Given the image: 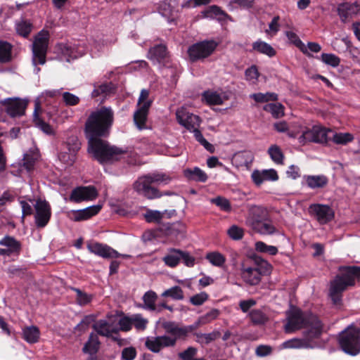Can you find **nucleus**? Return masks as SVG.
<instances>
[{"instance_id": "1", "label": "nucleus", "mask_w": 360, "mask_h": 360, "mask_svg": "<svg viewBox=\"0 0 360 360\" xmlns=\"http://www.w3.org/2000/svg\"><path fill=\"white\" fill-rule=\"evenodd\" d=\"M112 122L113 112L110 108H107L91 112L86 122L85 131L89 139L88 152L101 164L116 161L124 153L123 150L98 138L108 134Z\"/></svg>"}, {"instance_id": "2", "label": "nucleus", "mask_w": 360, "mask_h": 360, "mask_svg": "<svg viewBox=\"0 0 360 360\" xmlns=\"http://www.w3.org/2000/svg\"><path fill=\"white\" fill-rule=\"evenodd\" d=\"M304 328V336L309 339L320 337L323 332V325L318 317L312 314L303 312L293 307L286 312V323L284 326L285 332L291 333Z\"/></svg>"}, {"instance_id": "3", "label": "nucleus", "mask_w": 360, "mask_h": 360, "mask_svg": "<svg viewBox=\"0 0 360 360\" xmlns=\"http://www.w3.org/2000/svg\"><path fill=\"white\" fill-rule=\"evenodd\" d=\"M172 179L169 174L161 172L150 173L139 177L133 185L134 191L148 199L158 198L162 196L158 189L152 184L167 185Z\"/></svg>"}, {"instance_id": "4", "label": "nucleus", "mask_w": 360, "mask_h": 360, "mask_svg": "<svg viewBox=\"0 0 360 360\" xmlns=\"http://www.w3.org/2000/svg\"><path fill=\"white\" fill-rule=\"evenodd\" d=\"M339 343L347 354L355 356L360 352V328L349 326L339 335Z\"/></svg>"}, {"instance_id": "5", "label": "nucleus", "mask_w": 360, "mask_h": 360, "mask_svg": "<svg viewBox=\"0 0 360 360\" xmlns=\"http://www.w3.org/2000/svg\"><path fill=\"white\" fill-rule=\"evenodd\" d=\"M49 40V33L46 30L40 31L34 37L32 43V65L34 66V71L37 73L40 69L38 65L46 63V56Z\"/></svg>"}, {"instance_id": "6", "label": "nucleus", "mask_w": 360, "mask_h": 360, "mask_svg": "<svg viewBox=\"0 0 360 360\" xmlns=\"http://www.w3.org/2000/svg\"><path fill=\"white\" fill-rule=\"evenodd\" d=\"M354 285L352 277L349 275L345 266L340 269L338 274L330 283L329 295L335 304L341 300L342 293L348 287Z\"/></svg>"}, {"instance_id": "7", "label": "nucleus", "mask_w": 360, "mask_h": 360, "mask_svg": "<svg viewBox=\"0 0 360 360\" xmlns=\"http://www.w3.org/2000/svg\"><path fill=\"white\" fill-rule=\"evenodd\" d=\"M271 271V265L266 262H263L260 265H254L247 266L242 264L240 269V276L245 283L250 285H257L262 275L269 274Z\"/></svg>"}, {"instance_id": "8", "label": "nucleus", "mask_w": 360, "mask_h": 360, "mask_svg": "<svg viewBox=\"0 0 360 360\" xmlns=\"http://www.w3.org/2000/svg\"><path fill=\"white\" fill-rule=\"evenodd\" d=\"M151 104L152 101L149 98V91L142 89L137 102V110L134 113V122L139 129L146 128V122Z\"/></svg>"}, {"instance_id": "9", "label": "nucleus", "mask_w": 360, "mask_h": 360, "mask_svg": "<svg viewBox=\"0 0 360 360\" xmlns=\"http://www.w3.org/2000/svg\"><path fill=\"white\" fill-rule=\"evenodd\" d=\"M218 44L214 40H205L191 46L188 50L189 58L191 61L203 60L211 56Z\"/></svg>"}, {"instance_id": "10", "label": "nucleus", "mask_w": 360, "mask_h": 360, "mask_svg": "<svg viewBox=\"0 0 360 360\" xmlns=\"http://www.w3.org/2000/svg\"><path fill=\"white\" fill-rule=\"evenodd\" d=\"M35 224L38 228H43L49 223L51 216V209L46 200H37L34 205Z\"/></svg>"}, {"instance_id": "11", "label": "nucleus", "mask_w": 360, "mask_h": 360, "mask_svg": "<svg viewBox=\"0 0 360 360\" xmlns=\"http://www.w3.org/2000/svg\"><path fill=\"white\" fill-rule=\"evenodd\" d=\"M176 117L179 124L188 131L193 129V127H199L202 122L199 116L190 112L184 107L176 110Z\"/></svg>"}, {"instance_id": "12", "label": "nucleus", "mask_w": 360, "mask_h": 360, "mask_svg": "<svg viewBox=\"0 0 360 360\" xmlns=\"http://www.w3.org/2000/svg\"><path fill=\"white\" fill-rule=\"evenodd\" d=\"M309 212L322 224L329 222L334 217L333 209L327 205L312 204L309 207Z\"/></svg>"}, {"instance_id": "13", "label": "nucleus", "mask_w": 360, "mask_h": 360, "mask_svg": "<svg viewBox=\"0 0 360 360\" xmlns=\"http://www.w3.org/2000/svg\"><path fill=\"white\" fill-rule=\"evenodd\" d=\"M6 113L11 117H20L25 114L27 101L20 98H7L1 101Z\"/></svg>"}, {"instance_id": "14", "label": "nucleus", "mask_w": 360, "mask_h": 360, "mask_svg": "<svg viewBox=\"0 0 360 360\" xmlns=\"http://www.w3.org/2000/svg\"><path fill=\"white\" fill-rule=\"evenodd\" d=\"M268 211L262 206L251 205L249 207L248 214L246 217L245 224L252 229L268 219Z\"/></svg>"}, {"instance_id": "15", "label": "nucleus", "mask_w": 360, "mask_h": 360, "mask_svg": "<svg viewBox=\"0 0 360 360\" xmlns=\"http://www.w3.org/2000/svg\"><path fill=\"white\" fill-rule=\"evenodd\" d=\"M87 249L90 252L105 259L118 258L121 256L120 253L110 246L96 242L88 243Z\"/></svg>"}, {"instance_id": "16", "label": "nucleus", "mask_w": 360, "mask_h": 360, "mask_svg": "<svg viewBox=\"0 0 360 360\" xmlns=\"http://www.w3.org/2000/svg\"><path fill=\"white\" fill-rule=\"evenodd\" d=\"M175 345L176 338L167 335L148 338L146 341V346L153 352H159L163 347H173Z\"/></svg>"}, {"instance_id": "17", "label": "nucleus", "mask_w": 360, "mask_h": 360, "mask_svg": "<svg viewBox=\"0 0 360 360\" xmlns=\"http://www.w3.org/2000/svg\"><path fill=\"white\" fill-rule=\"evenodd\" d=\"M98 195L96 188L93 186H81L75 188L70 196L72 202H80L84 200H92Z\"/></svg>"}, {"instance_id": "18", "label": "nucleus", "mask_w": 360, "mask_h": 360, "mask_svg": "<svg viewBox=\"0 0 360 360\" xmlns=\"http://www.w3.org/2000/svg\"><path fill=\"white\" fill-rule=\"evenodd\" d=\"M251 178L255 185L259 186L264 181H277L278 179V175L274 169L254 170L251 174Z\"/></svg>"}, {"instance_id": "19", "label": "nucleus", "mask_w": 360, "mask_h": 360, "mask_svg": "<svg viewBox=\"0 0 360 360\" xmlns=\"http://www.w3.org/2000/svg\"><path fill=\"white\" fill-rule=\"evenodd\" d=\"M359 11L360 6L357 3L345 2L340 4L338 7V15L344 22L352 18Z\"/></svg>"}, {"instance_id": "20", "label": "nucleus", "mask_w": 360, "mask_h": 360, "mask_svg": "<svg viewBox=\"0 0 360 360\" xmlns=\"http://www.w3.org/2000/svg\"><path fill=\"white\" fill-rule=\"evenodd\" d=\"M93 328L98 334L105 337H110L113 333H117L119 328H117L112 323L108 322L106 320H98L94 325Z\"/></svg>"}, {"instance_id": "21", "label": "nucleus", "mask_w": 360, "mask_h": 360, "mask_svg": "<svg viewBox=\"0 0 360 360\" xmlns=\"http://www.w3.org/2000/svg\"><path fill=\"white\" fill-rule=\"evenodd\" d=\"M217 17L220 20L229 18V16L217 6H211L196 15L195 17V20L197 21L202 18L214 19Z\"/></svg>"}, {"instance_id": "22", "label": "nucleus", "mask_w": 360, "mask_h": 360, "mask_svg": "<svg viewBox=\"0 0 360 360\" xmlns=\"http://www.w3.org/2000/svg\"><path fill=\"white\" fill-rule=\"evenodd\" d=\"M305 184L311 189H319L326 187L328 179L325 175H305L303 177Z\"/></svg>"}, {"instance_id": "23", "label": "nucleus", "mask_w": 360, "mask_h": 360, "mask_svg": "<svg viewBox=\"0 0 360 360\" xmlns=\"http://www.w3.org/2000/svg\"><path fill=\"white\" fill-rule=\"evenodd\" d=\"M102 205H96L88 207L85 209L73 212L74 220L76 221L87 220L91 217L97 214L101 210Z\"/></svg>"}, {"instance_id": "24", "label": "nucleus", "mask_w": 360, "mask_h": 360, "mask_svg": "<svg viewBox=\"0 0 360 360\" xmlns=\"http://www.w3.org/2000/svg\"><path fill=\"white\" fill-rule=\"evenodd\" d=\"M58 49L62 55L65 58L67 62H70L71 59L77 58L82 56L84 53V49H81L76 46H69L67 44H60Z\"/></svg>"}, {"instance_id": "25", "label": "nucleus", "mask_w": 360, "mask_h": 360, "mask_svg": "<svg viewBox=\"0 0 360 360\" xmlns=\"http://www.w3.org/2000/svg\"><path fill=\"white\" fill-rule=\"evenodd\" d=\"M313 339L307 338H292L283 342L281 345L282 349H302L308 348L311 346L310 342Z\"/></svg>"}, {"instance_id": "26", "label": "nucleus", "mask_w": 360, "mask_h": 360, "mask_svg": "<svg viewBox=\"0 0 360 360\" xmlns=\"http://www.w3.org/2000/svg\"><path fill=\"white\" fill-rule=\"evenodd\" d=\"M166 47L163 45H157L151 48L148 53V58L153 63H160L167 56Z\"/></svg>"}, {"instance_id": "27", "label": "nucleus", "mask_w": 360, "mask_h": 360, "mask_svg": "<svg viewBox=\"0 0 360 360\" xmlns=\"http://www.w3.org/2000/svg\"><path fill=\"white\" fill-rule=\"evenodd\" d=\"M40 331L35 326H26L22 329V338L28 343H35L39 340Z\"/></svg>"}, {"instance_id": "28", "label": "nucleus", "mask_w": 360, "mask_h": 360, "mask_svg": "<svg viewBox=\"0 0 360 360\" xmlns=\"http://www.w3.org/2000/svg\"><path fill=\"white\" fill-rule=\"evenodd\" d=\"M183 226L180 224H162L160 229L165 236L177 239L181 234Z\"/></svg>"}, {"instance_id": "29", "label": "nucleus", "mask_w": 360, "mask_h": 360, "mask_svg": "<svg viewBox=\"0 0 360 360\" xmlns=\"http://www.w3.org/2000/svg\"><path fill=\"white\" fill-rule=\"evenodd\" d=\"M157 297V294L155 292L151 290L146 292L143 297L144 308L150 311L160 312L161 309L156 307L155 304Z\"/></svg>"}, {"instance_id": "30", "label": "nucleus", "mask_w": 360, "mask_h": 360, "mask_svg": "<svg viewBox=\"0 0 360 360\" xmlns=\"http://www.w3.org/2000/svg\"><path fill=\"white\" fill-rule=\"evenodd\" d=\"M100 342L97 334L91 333L88 341L84 345L82 350L84 353L90 354H96L99 349Z\"/></svg>"}, {"instance_id": "31", "label": "nucleus", "mask_w": 360, "mask_h": 360, "mask_svg": "<svg viewBox=\"0 0 360 360\" xmlns=\"http://www.w3.org/2000/svg\"><path fill=\"white\" fill-rule=\"evenodd\" d=\"M162 260L169 267H175L181 260V250L177 249H171L169 252L163 257Z\"/></svg>"}, {"instance_id": "32", "label": "nucleus", "mask_w": 360, "mask_h": 360, "mask_svg": "<svg viewBox=\"0 0 360 360\" xmlns=\"http://www.w3.org/2000/svg\"><path fill=\"white\" fill-rule=\"evenodd\" d=\"M262 235H272L276 232L274 225L267 219L252 229Z\"/></svg>"}, {"instance_id": "33", "label": "nucleus", "mask_w": 360, "mask_h": 360, "mask_svg": "<svg viewBox=\"0 0 360 360\" xmlns=\"http://www.w3.org/2000/svg\"><path fill=\"white\" fill-rule=\"evenodd\" d=\"M252 48L259 53L265 54L269 57L276 55V51L270 44L260 40L255 42L252 44Z\"/></svg>"}, {"instance_id": "34", "label": "nucleus", "mask_w": 360, "mask_h": 360, "mask_svg": "<svg viewBox=\"0 0 360 360\" xmlns=\"http://www.w3.org/2000/svg\"><path fill=\"white\" fill-rule=\"evenodd\" d=\"M184 174L188 178L200 182H205L207 179L205 172L198 167L187 169L184 171Z\"/></svg>"}, {"instance_id": "35", "label": "nucleus", "mask_w": 360, "mask_h": 360, "mask_svg": "<svg viewBox=\"0 0 360 360\" xmlns=\"http://www.w3.org/2000/svg\"><path fill=\"white\" fill-rule=\"evenodd\" d=\"M40 108L39 102L35 103V109L34 112V121L37 127H39L42 131L46 134H52L53 131L52 127L45 122L40 120L37 115V110Z\"/></svg>"}, {"instance_id": "36", "label": "nucleus", "mask_w": 360, "mask_h": 360, "mask_svg": "<svg viewBox=\"0 0 360 360\" xmlns=\"http://www.w3.org/2000/svg\"><path fill=\"white\" fill-rule=\"evenodd\" d=\"M195 335L197 338L196 341L198 343L207 345L218 339L220 337L221 333L218 330H214L210 333H196Z\"/></svg>"}, {"instance_id": "37", "label": "nucleus", "mask_w": 360, "mask_h": 360, "mask_svg": "<svg viewBox=\"0 0 360 360\" xmlns=\"http://www.w3.org/2000/svg\"><path fill=\"white\" fill-rule=\"evenodd\" d=\"M12 46L6 42L0 41V63H6L11 60Z\"/></svg>"}, {"instance_id": "38", "label": "nucleus", "mask_w": 360, "mask_h": 360, "mask_svg": "<svg viewBox=\"0 0 360 360\" xmlns=\"http://www.w3.org/2000/svg\"><path fill=\"white\" fill-rule=\"evenodd\" d=\"M271 159L278 165H283L284 155L277 145H271L268 149Z\"/></svg>"}, {"instance_id": "39", "label": "nucleus", "mask_w": 360, "mask_h": 360, "mask_svg": "<svg viewBox=\"0 0 360 360\" xmlns=\"http://www.w3.org/2000/svg\"><path fill=\"white\" fill-rule=\"evenodd\" d=\"M207 259L213 266L221 267L226 262L225 257L219 252H210L205 256Z\"/></svg>"}, {"instance_id": "40", "label": "nucleus", "mask_w": 360, "mask_h": 360, "mask_svg": "<svg viewBox=\"0 0 360 360\" xmlns=\"http://www.w3.org/2000/svg\"><path fill=\"white\" fill-rule=\"evenodd\" d=\"M72 290L75 292L76 302L79 305L84 306L91 302L92 295L88 294L79 288H73Z\"/></svg>"}, {"instance_id": "41", "label": "nucleus", "mask_w": 360, "mask_h": 360, "mask_svg": "<svg viewBox=\"0 0 360 360\" xmlns=\"http://www.w3.org/2000/svg\"><path fill=\"white\" fill-rule=\"evenodd\" d=\"M15 29L18 34L27 37L32 31V24L29 20H21L16 22Z\"/></svg>"}, {"instance_id": "42", "label": "nucleus", "mask_w": 360, "mask_h": 360, "mask_svg": "<svg viewBox=\"0 0 360 360\" xmlns=\"http://www.w3.org/2000/svg\"><path fill=\"white\" fill-rule=\"evenodd\" d=\"M263 109L270 112L275 118H279L284 115V108L281 103H269L265 105Z\"/></svg>"}, {"instance_id": "43", "label": "nucleus", "mask_w": 360, "mask_h": 360, "mask_svg": "<svg viewBox=\"0 0 360 360\" xmlns=\"http://www.w3.org/2000/svg\"><path fill=\"white\" fill-rule=\"evenodd\" d=\"M162 297H169L174 300H182L184 298V295L182 289L179 286H174L162 293Z\"/></svg>"}, {"instance_id": "44", "label": "nucleus", "mask_w": 360, "mask_h": 360, "mask_svg": "<svg viewBox=\"0 0 360 360\" xmlns=\"http://www.w3.org/2000/svg\"><path fill=\"white\" fill-rule=\"evenodd\" d=\"M159 13L163 16L167 18L169 20H172L175 16V10L174 6L167 2H162L159 6Z\"/></svg>"}, {"instance_id": "45", "label": "nucleus", "mask_w": 360, "mask_h": 360, "mask_svg": "<svg viewBox=\"0 0 360 360\" xmlns=\"http://www.w3.org/2000/svg\"><path fill=\"white\" fill-rule=\"evenodd\" d=\"M202 96L206 102L211 105H221L224 103L223 97L215 91H205Z\"/></svg>"}, {"instance_id": "46", "label": "nucleus", "mask_w": 360, "mask_h": 360, "mask_svg": "<svg viewBox=\"0 0 360 360\" xmlns=\"http://www.w3.org/2000/svg\"><path fill=\"white\" fill-rule=\"evenodd\" d=\"M145 220L148 223L160 224L162 220V214L160 211L147 209L143 214Z\"/></svg>"}, {"instance_id": "47", "label": "nucleus", "mask_w": 360, "mask_h": 360, "mask_svg": "<svg viewBox=\"0 0 360 360\" xmlns=\"http://www.w3.org/2000/svg\"><path fill=\"white\" fill-rule=\"evenodd\" d=\"M315 143H326L328 139H330L329 134L333 133L330 129H326L319 127H315Z\"/></svg>"}, {"instance_id": "48", "label": "nucleus", "mask_w": 360, "mask_h": 360, "mask_svg": "<svg viewBox=\"0 0 360 360\" xmlns=\"http://www.w3.org/2000/svg\"><path fill=\"white\" fill-rule=\"evenodd\" d=\"M333 136L330 139L336 144L345 145L354 139V136L350 133H332Z\"/></svg>"}, {"instance_id": "49", "label": "nucleus", "mask_w": 360, "mask_h": 360, "mask_svg": "<svg viewBox=\"0 0 360 360\" xmlns=\"http://www.w3.org/2000/svg\"><path fill=\"white\" fill-rule=\"evenodd\" d=\"M190 131L193 133L196 141L203 146L210 153L214 152V146L203 137L201 131L198 129V127H193V129H191Z\"/></svg>"}, {"instance_id": "50", "label": "nucleus", "mask_w": 360, "mask_h": 360, "mask_svg": "<svg viewBox=\"0 0 360 360\" xmlns=\"http://www.w3.org/2000/svg\"><path fill=\"white\" fill-rule=\"evenodd\" d=\"M249 317L255 325L264 324L267 321L266 315L259 309H253L249 313Z\"/></svg>"}, {"instance_id": "51", "label": "nucleus", "mask_w": 360, "mask_h": 360, "mask_svg": "<svg viewBox=\"0 0 360 360\" xmlns=\"http://www.w3.org/2000/svg\"><path fill=\"white\" fill-rule=\"evenodd\" d=\"M132 326L135 327L137 330H144L148 323V320L140 314L131 315Z\"/></svg>"}, {"instance_id": "52", "label": "nucleus", "mask_w": 360, "mask_h": 360, "mask_svg": "<svg viewBox=\"0 0 360 360\" xmlns=\"http://www.w3.org/2000/svg\"><path fill=\"white\" fill-rule=\"evenodd\" d=\"M0 245L6 246L12 253L18 252L20 248L19 242L9 236L4 237L1 240Z\"/></svg>"}, {"instance_id": "53", "label": "nucleus", "mask_w": 360, "mask_h": 360, "mask_svg": "<svg viewBox=\"0 0 360 360\" xmlns=\"http://www.w3.org/2000/svg\"><path fill=\"white\" fill-rule=\"evenodd\" d=\"M255 248L257 252L267 253L270 255H275L278 252V249L276 246L268 245L262 241L256 242Z\"/></svg>"}, {"instance_id": "54", "label": "nucleus", "mask_w": 360, "mask_h": 360, "mask_svg": "<svg viewBox=\"0 0 360 360\" xmlns=\"http://www.w3.org/2000/svg\"><path fill=\"white\" fill-rule=\"evenodd\" d=\"M251 98H252L256 102L258 103H264L268 101H276L278 99L277 94L274 93H257L253 94L250 96Z\"/></svg>"}, {"instance_id": "55", "label": "nucleus", "mask_w": 360, "mask_h": 360, "mask_svg": "<svg viewBox=\"0 0 360 360\" xmlns=\"http://www.w3.org/2000/svg\"><path fill=\"white\" fill-rule=\"evenodd\" d=\"M77 153L73 151H68L66 148L63 151L60 152L58 155L59 160L67 165H72L76 160Z\"/></svg>"}, {"instance_id": "56", "label": "nucleus", "mask_w": 360, "mask_h": 360, "mask_svg": "<svg viewBox=\"0 0 360 360\" xmlns=\"http://www.w3.org/2000/svg\"><path fill=\"white\" fill-rule=\"evenodd\" d=\"M315 133V127L302 131V134L298 138L299 142L302 144H305L307 142H314Z\"/></svg>"}, {"instance_id": "57", "label": "nucleus", "mask_w": 360, "mask_h": 360, "mask_svg": "<svg viewBox=\"0 0 360 360\" xmlns=\"http://www.w3.org/2000/svg\"><path fill=\"white\" fill-rule=\"evenodd\" d=\"M197 352V348L189 347L184 352L179 353V357L181 360H205L204 358L195 359Z\"/></svg>"}, {"instance_id": "58", "label": "nucleus", "mask_w": 360, "mask_h": 360, "mask_svg": "<svg viewBox=\"0 0 360 360\" xmlns=\"http://www.w3.org/2000/svg\"><path fill=\"white\" fill-rule=\"evenodd\" d=\"M81 143L76 136L72 135L67 139L65 148L68 151L77 153L80 149Z\"/></svg>"}, {"instance_id": "59", "label": "nucleus", "mask_w": 360, "mask_h": 360, "mask_svg": "<svg viewBox=\"0 0 360 360\" xmlns=\"http://www.w3.org/2000/svg\"><path fill=\"white\" fill-rule=\"evenodd\" d=\"M321 58L324 63L334 68L338 66L340 63V59L335 54L322 53Z\"/></svg>"}, {"instance_id": "60", "label": "nucleus", "mask_w": 360, "mask_h": 360, "mask_svg": "<svg viewBox=\"0 0 360 360\" xmlns=\"http://www.w3.org/2000/svg\"><path fill=\"white\" fill-rule=\"evenodd\" d=\"M37 158V155L36 153L30 154L25 153L23 158V167L27 171L30 172L34 165L35 161Z\"/></svg>"}, {"instance_id": "61", "label": "nucleus", "mask_w": 360, "mask_h": 360, "mask_svg": "<svg viewBox=\"0 0 360 360\" xmlns=\"http://www.w3.org/2000/svg\"><path fill=\"white\" fill-rule=\"evenodd\" d=\"M227 234L231 239L238 240H240L243 237L244 230L236 225H232L227 230Z\"/></svg>"}, {"instance_id": "62", "label": "nucleus", "mask_w": 360, "mask_h": 360, "mask_svg": "<svg viewBox=\"0 0 360 360\" xmlns=\"http://www.w3.org/2000/svg\"><path fill=\"white\" fill-rule=\"evenodd\" d=\"M111 90V84L108 83H104L97 86H95V89L91 93L92 97L95 98L98 96L106 94L110 92Z\"/></svg>"}, {"instance_id": "63", "label": "nucleus", "mask_w": 360, "mask_h": 360, "mask_svg": "<svg viewBox=\"0 0 360 360\" xmlns=\"http://www.w3.org/2000/svg\"><path fill=\"white\" fill-rule=\"evenodd\" d=\"M211 202L215 204L217 206L219 207L221 210L229 212L231 210V205L229 201L222 197H217L211 200Z\"/></svg>"}, {"instance_id": "64", "label": "nucleus", "mask_w": 360, "mask_h": 360, "mask_svg": "<svg viewBox=\"0 0 360 360\" xmlns=\"http://www.w3.org/2000/svg\"><path fill=\"white\" fill-rule=\"evenodd\" d=\"M208 295L205 292L198 293L190 298V302L195 306L202 305L208 299Z\"/></svg>"}]
</instances>
